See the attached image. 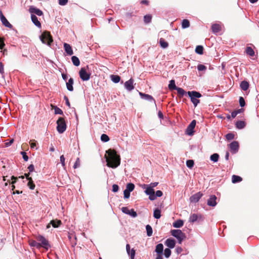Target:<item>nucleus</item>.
<instances>
[{
  "mask_svg": "<svg viewBox=\"0 0 259 259\" xmlns=\"http://www.w3.org/2000/svg\"><path fill=\"white\" fill-rule=\"evenodd\" d=\"M111 79L113 82L115 83H118L120 81V77L116 75H111Z\"/></svg>",
  "mask_w": 259,
  "mask_h": 259,
  "instance_id": "nucleus-35",
  "label": "nucleus"
},
{
  "mask_svg": "<svg viewBox=\"0 0 259 259\" xmlns=\"http://www.w3.org/2000/svg\"><path fill=\"white\" fill-rule=\"evenodd\" d=\"M133 83L134 80L132 78H131L128 80L125 81L124 83V87L127 91H131L134 89Z\"/></svg>",
  "mask_w": 259,
  "mask_h": 259,
  "instance_id": "nucleus-15",
  "label": "nucleus"
},
{
  "mask_svg": "<svg viewBox=\"0 0 259 259\" xmlns=\"http://www.w3.org/2000/svg\"><path fill=\"white\" fill-rule=\"evenodd\" d=\"M40 38L42 43L47 44L49 46L53 42L52 37L48 31L44 32L40 35Z\"/></svg>",
  "mask_w": 259,
  "mask_h": 259,
  "instance_id": "nucleus-5",
  "label": "nucleus"
},
{
  "mask_svg": "<svg viewBox=\"0 0 259 259\" xmlns=\"http://www.w3.org/2000/svg\"><path fill=\"white\" fill-rule=\"evenodd\" d=\"M153 217L157 219H159L161 217V211L158 208H156L154 210L153 213Z\"/></svg>",
  "mask_w": 259,
  "mask_h": 259,
  "instance_id": "nucleus-34",
  "label": "nucleus"
},
{
  "mask_svg": "<svg viewBox=\"0 0 259 259\" xmlns=\"http://www.w3.org/2000/svg\"><path fill=\"white\" fill-rule=\"evenodd\" d=\"M14 142V139H11L9 142H7L5 143V146L6 147H9Z\"/></svg>",
  "mask_w": 259,
  "mask_h": 259,
  "instance_id": "nucleus-58",
  "label": "nucleus"
},
{
  "mask_svg": "<svg viewBox=\"0 0 259 259\" xmlns=\"http://www.w3.org/2000/svg\"><path fill=\"white\" fill-rule=\"evenodd\" d=\"M28 182L27 184V186L30 189L33 190L35 186V184L33 183L32 178H28Z\"/></svg>",
  "mask_w": 259,
  "mask_h": 259,
  "instance_id": "nucleus-38",
  "label": "nucleus"
},
{
  "mask_svg": "<svg viewBox=\"0 0 259 259\" xmlns=\"http://www.w3.org/2000/svg\"><path fill=\"white\" fill-rule=\"evenodd\" d=\"M108 154L105 155L107 165L113 168H116L120 164V157L117 154L115 150L109 149L106 151Z\"/></svg>",
  "mask_w": 259,
  "mask_h": 259,
  "instance_id": "nucleus-1",
  "label": "nucleus"
},
{
  "mask_svg": "<svg viewBox=\"0 0 259 259\" xmlns=\"http://www.w3.org/2000/svg\"><path fill=\"white\" fill-rule=\"evenodd\" d=\"M245 126V123L243 121H238L236 123V126L237 128L242 129Z\"/></svg>",
  "mask_w": 259,
  "mask_h": 259,
  "instance_id": "nucleus-30",
  "label": "nucleus"
},
{
  "mask_svg": "<svg viewBox=\"0 0 259 259\" xmlns=\"http://www.w3.org/2000/svg\"><path fill=\"white\" fill-rule=\"evenodd\" d=\"M119 187L116 184H113L112 186V191L114 192H117L118 191Z\"/></svg>",
  "mask_w": 259,
  "mask_h": 259,
  "instance_id": "nucleus-56",
  "label": "nucleus"
},
{
  "mask_svg": "<svg viewBox=\"0 0 259 259\" xmlns=\"http://www.w3.org/2000/svg\"><path fill=\"white\" fill-rule=\"evenodd\" d=\"M36 239L38 241L40 242H39L40 248L43 247L45 249L48 250V249L51 247L49 241L43 236L39 235L36 237Z\"/></svg>",
  "mask_w": 259,
  "mask_h": 259,
  "instance_id": "nucleus-4",
  "label": "nucleus"
},
{
  "mask_svg": "<svg viewBox=\"0 0 259 259\" xmlns=\"http://www.w3.org/2000/svg\"><path fill=\"white\" fill-rule=\"evenodd\" d=\"M184 225V222L182 220H178L173 223V226L175 228H180Z\"/></svg>",
  "mask_w": 259,
  "mask_h": 259,
  "instance_id": "nucleus-27",
  "label": "nucleus"
},
{
  "mask_svg": "<svg viewBox=\"0 0 259 259\" xmlns=\"http://www.w3.org/2000/svg\"><path fill=\"white\" fill-rule=\"evenodd\" d=\"M28 169L29 171V172H32L34 170V165L31 164L28 167Z\"/></svg>",
  "mask_w": 259,
  "mask_h": 259,
  "instance_id": "nucleus-62",
  "label": "nucleus"
},
{
  "mask_svg": "<svg viewBox=\"0 0 259 259\" xmlns=\"http://www.w3.org/2000/svg\"><path fill=\"white\" fill-rule=\"evenodd\" d=\"M159 43L160 47L163 48H167L168 46V43L162 38H161L159 40Z\"/></svg>",
  "mask_w": 259,
  "mask_h": 259,
  "instance_id": "nucleus-37",
  "label": "nucleus"
},
{
  "mask_svg": "<svg viewBox=\"0 0 259 259\" xmlns=\"http://www.w3.org/2000/svg\"><path fill=\"white\" fill-rule=\"evenodd\" d=\"M197 69L199 71H205L206 67L202 64H199L197 66Z\"/></svg>",
  "mask_w": 259,
  "mask_h": 259,
  "instance_id": "nucleus-49",
  "label": "nucleus"
},
{
  "mask_svg": "<svg viewBox=\"0 0 259 259\" xmlns=\"http://www.w3.org/2000/svg\"><path fill=\"white\" fill-rule=\"evenodd\" d=\"M239 104L242 107H244L245 105V102L244 98L242 97L239 98Z\"/></svg>",
  "mask_w": 259,
  "mask_h": 259,
  "instance_id": "nucleus-51",
  "label": "nucleus"
},
{
  "mask_svg": "<svg viewBox=\"0 0 259 259\" xmlns=\"http://www.w3.org/2000/svg\"><path fill=\"white\" fill-rule=\"evenodd\" d=\"M62 224V222L59 220H53L51 221L50 223L48 224L47 226V228H50L51 227V225L54 228H58Z\"/></svg>",
  "mask_w": 259,
  "mask_h": 259,
  "instance_id": "nucleus-14",
  "label": "nucleus"
},
{
  "mask_svg": "<svg viewBox=\"0 0 259 259\" xmlns=\"http://www.w3.org/2000/svg\"><path fill=\"white\" fill-rule=\"evenodd\" d=\"M201 219H202V215L201 214L193 213L190 216L189 221L191 223H194L197 220Z\"/></svg>",
  "mask_w": 259,
  "mask_h": 259,
  "instance_id": "nucleus-17",
  "label": "nucleus"
},
{
  "mask_svg": "<svg viewBox=\"0 0 259 259\" xmlns=\"http://www.w3.org/2000/svg\"><path fill=\"white\" fill-rule=\"evenodd\" d=\"M129 255L131 256V259H134L135 255V250L134 248L130 250V254Z\"/></svg>",
  "mask_w": 259,
  "mask_h": 259,
  "instance_id": "nucleus-54",
  "label": "nucleus"
},
{
  "mask_svg": "<svg viewBox=\"0 0 259 259\" xmlns=\"http://www.w3.org/2000/svg\"><path fill=\"white\" fill-rule=\"evenodd\" d=\"M135 188V185L133 183H128L126 185V189L130 192H132L134 190Z\"/></svg>",
  "mask_w": 259,
  "mask_h": 259,
  "instance_id": "nucleus-42",
  "label": "nucleus"
},
{
  "mask_svg": "<svg viewBox=\"0 0 259 259\" xmlns=\"http://www.w3.org/2000/svg\"><path fill=\"white\" fill-rule=\"evenodd\" d=\"M30 145L31 148H33L36 146V144L34 140H31L30 142Z\"/></svg>",
  "mask_w": 259,
  "mask_h": 259,
  "instance_id": "nucleus-60",
  "label": "nucleus"
},
{
  "mask_svg": "<svg viewBox=\"0 0 259 259\" xmlns=\"http://www.w3.org/2000/svg\"><path fill=\"white\" fill-rule=\"evenodd\" d=\"M31 18L32 21L35 25V26H36L37 27H38L39 28L41 27V23L38 20L37 17L35 15L31 14Z\"/></svg>",
  "mask_w": 259,
  "mask_h": 259,
  "instance_id": "nucleus-23",
  "label": "nucleus"
},
{
  "mask_svg": "<svg viewBox=\"0 0 259 259\" xmlns=\"http://www.w3.org/2000/svg\"><path fill=\"white\" fill-rule=\"evenodd\" d=\"M242 181V178L238 176L233 175L232 177V182L233 183L240 182Z\"/></svg>",
  "mask_w": 259,
  "mask_h": 259,
  "instance_id": "nucleus-26",
  "label": "nucleus"
},
{
  "mask_svg": "<svg viewBox=\"0 0 259 259\" xmlns=\"http://www.w3.org/2000/svg\"><path fill=\"white\" fill-rule=\"evenodd\" d=\"M156 259H163L162 253H157Z\"/></svg>",
  "mask_w": 259,
  "mask_h": 259,
  "instance_id": "nucleus-64",
  "label": "nucleus"
},
{
  "mask_svg": "<svg viewBox=\"0 0 259 259\" xmlns=\"http://www.w3.org/2000/svg\"><path fill=\"white\" fill-rule=\"evenodd\" d=\"M152 16L151 15H146L144 17V22L146 24L150 23L151 21Z\"/></svg>",
  "mask_w": 259,
  "mask_h": 259,
  "instance_id": "nucleus-41",
  "label": "nucleus"
},
{
  "mask_svg": "<svg viewBox=\"0 0 259 259\" xmlns=\"http://www.w3.org/2000/svg\"><path fill=\"white\" fill-rule=\"evenodd\" d=\"M71 60L74 65L76 66H78L79 65L80 61L77 57L75 56H72L71 58Z\"/></svg>",
  "mask_w": 259,
  "mask_h": 259,
  "instance_id": "nucleus-31",
  "label": "nucleus"
},
{
  "mask_svg": "<svg viewBox=\"0 0 259 259\" xmlns=\"http://www.w3.org/2000/svg\"><path fill=\"white\" fill-rule=\"evenodd\" d=\"M244 53H245L247 55L252 57V59L253 60H255L257 58V53L256 52V54H255L254 50H245Z\"/></svg>",
  "mask_w": 259,
  "mask_h": 259,
  "instance_id": "nucleus-20",
  "label": "nucleus"
},
{
  "mask_svg": "<svg viewBox=\"0 0 259 259\" xmlns=\"http://www.w3.org/2000/svg\"><path fill=\"white\" fill-rule=\"evenodd\" d=\"M57 130L60 134L64 133L66 129V124L63 117H59L57 121Z\"/></svg>",
  "mask_w": 259,
  "mask_h": 259,
  "instance_id": "nucleus-3",
  "label": "nucleus"
},
{
  "mask_svg": "<svg viewBox=\"0 0 259 259\" xmlns=\"http://www.w3.org/2000/svg\"><path fill=\"white\" fill-rule=\"evenodd\" d=\"M121 210L123 213L128 214L134 218L137 216V213L134 209L130 210L127 207H122L121 208Z\"/></svg>",
  "mask_w": 259,
  "mask_h": 259,
  "instance_id": "nucleus-10",
  "label": "nucleus"
},
{
  "mask_svg": "<svg viewBox=\"0 0 259 259\" xmlns=\"http://www.w3.org/2000/svg\"><path fill=\"white\" fill-rule=\"evenodd\" d=\"M65 157L63 155L60 156V162L63 167L65 166Z\"/></svg>",
  "mask_w": 259,
  "mask_h": 259,
  "instance_id": "nucleus-55",
  "label": "nucleus"
},
{
  "mask_svg": "<svg viewBox=\"0 0 259 259\" xmlns=\"http://www.w3.org/2000/svg\"><path fill=\"white\" fill-rule=\"evenodd\" d=\"M147 195H149V198L150 200H154L156 199L154 189L150 187H147L145 191Z\"/></svg>",
  "mask_w": 259,
  "mask_h": 259,
  "instance_id": "nucleus-8",
  "label": "nucleus"
},
{
  "mask_svg": "<svg viewBox=\"0 0 259 259\" xmlns=\"http://www.w3.org/2000/svg\"><path fill=\"white\" fill-rule=\"evenodd\" d=\"M64 99L66 101V105L69 107H70V102L69 101V99L68 98V97L66 96H65L64 97Z\"/></svg>",
  "mask_w": 259,
  "mask_h": 259,
  "instance_id": "nucleus-61",
  "label": "nucleus"
},
{
  "mask_svg": "<svg viewBox=\"0 0 259 259\" xmlns=\"http://www.w3.org/2000/svg\"><path fill=\"white\" fill-rule=\"evenodd\" d=\"M171 234L178 240L179 243H181L182 241L186 238L185 233L181 230H172Z\"/></svg>",
  "mask_w": 259,
  "mask_h": 259,
  "instance_id": "nucleus-6",
  "label": "nucleus"
},
{
  "mask_svg": "<svg viewBox=\"0 0 259 259\" xmlns=\"http://www.w3.org/2000/svg\"><path fill=\"white\" fill-rule=\"evenodd\" d=\"M240 88L243 91H246L249 88V83L245 80L242 81L240 83Z\"/></svg>",
  "mask_w": 259,
  "mask_h": 259,
  "instance_id": "nucleus-25",
  "label": "nucleus"
},
{
  "mask_svg": "<svg viewBox=\"0 0 259 259\" xmlns=\"http://www.w3.org/2000/svg\"><path fill=\"white\" fill-rule=\"evenodd\" d=\"M139 95L142 98H143V99H145L146 100H148L149 101H153L155 105L156 106V102L152 96L148 95V94H144V93H143L141 92L139 93Z\"/></svg>",
  "mask_w": 259,
  "mask_h": 259,
  "instance_id": "nucleus-21",
  "label": "nucleus"
},
{
  "mask_svg": "<svg viewBox=\"0 0 259 259\" xmlns=\"http://www.w3.org/2000/svg\"><path fill=\"white\" fill-rule=\"evenodd\" d=\"M79 76L83 81L88 80L90 78V74L88 73L85 69L81 68L79 72Z\"/></svg>",
  "mask_w": 259,
  "mask_h": 259,
  "instance_id": "nucleus-7",
  "label": "nucleus"
},
{
  "mask_svg": "<svg viewBox=\"0 0 259 259\" xmlns=\"http://www.w3.org/2000/svg\"><path fill=\"white\" fill-rule=\"evenodd\" d=\"M101 140L104 142H107L109 141L110 139L108 135L106 134H102L101 137Z\"/></svg>",
  "mask_w": 259,
  "mask_h": 259,
  "instance_id": "nucleus-44",
  "label": "nucleus"
},
{
  "mask_svg": "<svg viewBox=\"0 0 259 259\" xmlns=\"http://www.w3.org/2000/svg\"><path fill=\"white\" fill-rule=\"evenodd\" d=\"M74 81L72 78H70L68 80V81L66 82V87L68 91H73V84Z\"/></svg>",
  "mask_w": 259,
  "mask_h": 259,
  "instance_id": "nucleus-24",
  "label": "nucleus"
},
{
  "mask_svg": "<svg viewBox=\"0 0 259 259\" xmlns=\"http://www.w3.org/2000/svg\"><path fill=\"white\" fill-rule=\"evenodd\" d=\"M0 19L2 21V24L6 27L12 29L13 28V25L11 24L7 20L6 18L3 15L2 11H0Z\"/></svg>",
  "mask_w": 259,
  "mask_h": 259,
  "instance_id": "nucleus-9",
  "label": "nucleus"
},
{
  "mask_svg": "<svg viewBox=\"0 0 259 259\" xmlns=\"http://www.w3.org/2000/svg\"><path fill=\"white\" fill-rule=\"evenodd\" d=\"M168 88L169 90H177L178 88L176 85L175 81L174 80H171L169 82V84H168Z\"/></svg>",
  "mask_w": 259,
  "mask_h": 259,
  "instance_id": "nucleus-36",
  "label": "nucleus"
},
{
  "mask_svg": "<svg viewBox=\"0 0 259 259\" xmlns=\"http://www.w3.org/2000/svg\"><path fill=\"white\" fill-rule=\"evenodd\" d=\"M68 0H59V4L61 6H64L67 4Z\"/></svg>",
  "mask_w": 259,
  "mask_h": 259,
  "instance_id": "nucleus-57",
  "label": "nucleus"
},
{
  "mask_svg": "<svg viewBox=\"0 0 259 259\" xmlns=\"http://www.w3.org/2000/svg\"><path fill=\"white\" fill-rule=\"evenodd\" d=\"M65 51L68 55H72L73 54V50H65Z\"/></svg>",
  "mask_w": 259,
  "mask_h": 259,
  "instance_id": "nucleus-63",
  "label": "nucleus"
},
{
  "mask_svg": "<svg viewBox=\"0 0 259 259\" xmlns=\"http://www.w3.org/2000/svg\"><path fill=\"white\" fill-rule=\"evenodd\" d=\"M171 254V250L169 248H166L164 250V255L166 257H169Z\"/></svg>",
  "mask_w": 259,
  "mask_h": 259,
  "instance_id": "nucleus-47",
  "label": "nucleus"
},
{
  "mask_svg": "<svg viewBox=\"0 0 259 259\" xmlns=\"http://www.w3.org/2000/svg\"><path fill=\"white\" fill-rule=\"evenodd\" d=\"M219 155L217 153H214L210 156V160L213 162H217L219 160Z\"/></svg>",
  "mask_w": 259,
  "mask_h": 259,
  "instance_id": "nucleus-40",
  "label": "nucleus"
},
{
  "mask_svg": "<svg viewBox=\"0 0 259 259\" xmlns=\"http://www.w3.org/2000/svg\"><path fill=\"white\" fill-rule=\"evenodd\" d=\"M202 195L203 194L201 192L195 193L190 197V201L192 203H196L199 200Z\"/></svg>",
  "mask_w": 259,
  "mask_h": 259,
  "instance_id": "nucleus-13",
  "label": "nucleus"
},
{
  "mask_svg": "<svg viewBox=\"0 0 259 259\" xmlns=\"http://www.w3.org/2000/svg\"><path fill=\"white\" fill-rule=\"evenodd\" d=\"M165 245L170 248H173L175 246L176 241L173 239H167L165 241Z\"/></svg>",
  "mask_w": 259,
  "mask_h": 259,
  "instance_id": "nucleus-22",
  "label": "nucleus"
},
{
  "mask_svg": "<svg viewBox=\"0 0 259 259\" xmlns=\"http://www.w3.org/2000/svg\"><path fill=\"white\" fill-rule=\"evenodd\" d=\"M21 154L22 155L24 161H27L28 160V156L27 155V154L24 151L21 152Z\"/></svg>",
  "mask_w": 259,
  "mask_h": 259,
  "instance_id": "nucleus-52",
  "label": "nucleus"
},
{
  "mask_svg": "<svg viewBox=\"0 0 259 259\" xmlns=\"http://www.w3.org/2000/svg\"><path fill=\"white\" fill-rule=\"evenodd\" d=\"M29 11L30 13H31V14H35L38 16H41L43 15V12L42 11L33 6L30 7Z\"/></svg>",
  "mask_w": 259,
  "mask_h": 259,
  "instance_id": "nucleus-16",
  "label": "nucleus"
},
{
  "mask_svg": "<svg viewBox=\"0 0 259 259\" xmlns=\"http://www.w3.org/2000/svg\"><path fill=\"white\" fill-rule=\"evenodd\" d=\"M54 108L55 109V113L56 114H60V115L63 114V112L60 108H59V107H58L57 106H54Z\"/></svg>",
  "mask_w": 259,
  "mask_h": 259,
  "instance_id": "nucleus-45",
  "label": "nucleus"
},
{
  "mask_svg": "<svg viewBox=\"0 0 259 259\" xmlns=\"http://www.w3.org/2000/svg\"><path fill=\"white\" fill-rule=\"evenodd\" d=\"M29 244L32 247H35L37 249L40 248V245L38 242H37L35 240H29Z\"/></svg>",
  "mask_w": 259,
  "mask_h": 259,
  "instance_id": "nucleus-28",
  "label": "nucleus"
},
{
  "mask_svg": "<svg viewBox=\"0 0 259 259\" xmlns=\"http://www.w3.org/2000/svg\"><path fill=\"white\" fill-rule=\"evenodd\" d=\"M162 192L160 190H158L156 192L155 196L156 197H161L162 196Z\"/></svg>",
  "mask_w": 259,
  "mask_h": 259,
  "instance_id": "nucleus-59",
  "label": "nucleus"
},
{
  "mask_svg": "<svg viewBox=\"0 0 259 259\" xmlns=\"http://www.w3.org/2000/svg\"><path fill=\"white\" fill-rule=\"evenodd\" d=\"M194 164V162L193 160H188L186 161V165L189 168H192Z\"/></svg>",
  "mask_w": 259,
  "mask_h": 259,
  "instance_id": "nucleus-43",
  "label": "nucleus"
},
{
  "mask_svg": "<svg viewBox=\"0 0 259 259\" xmlns=\"http://www.w3.org/2000/svg\"><path fill=\"white\" fill-rule=\"evenodd\" d=\"M187 94L190 98L191 101L193 103L194 107H196L200 103V100L197 98H200L202 96L201 94L196 91H189Z\"/></svg>",
  "mask_w": 259,
  "mask_h": 259,
  "instance_id": "nucleus-2",
  "label": "nucleus"
},
{
  "mask_svg": "<svg viewBox=\"0 0 259 259\" xmlns=\"http://www.w3.org/2000/svg\"><path fill=\"white\" fill-rule=\"evenodd\" d=\"M227 140H232L234 138V135L232 133H229L226 135Z\"/></svg>",
  "mask_w": 259,
  "mask_h": 259,
  "instance_id": "nucleus-48",
  "label": "nucleus"
},
{
  "mask_svg": "<svg viewBox=\"0 0 259 259\" xmlns=\"http://www.w3.org/2000/svg\"><path fill=\"white\" fill-rule=\"evenodd\" d=\"M163 250V245L161 243H159L156 246L155 251L157 253H162Z\"/></svg>",
  "mask_w": 259,
  "mask_h": 259,
  "instance_id": "nucleus-29",
  "label": "nucleus"
},
{
  "mask_svg": "<svg viewBox=\"0 0 259 259\" xmlns=\"http://www.w3.org/2000/svg\"><path fill=\"white\" fill-rule=\"evenodd\" d=\"M5 46L4 38L0 37V49H3Z\"/></svg>",
  "mask_w": 259,
  "mask_h": 259,
  "instance_id": "nucleus-53",
  "label": "nucleus"
},
{
  "mask_svg": "<svg viewBox=\"0 0 259 259\" xmlns=\"http://www.w3.org/2000/svg\"><path fill=\"white\" fill-rule=\"evenodd\" d=\"M80 165V160L79 158H77L76 160V161L73 165V168L74 169L77 168V167H79Z\"/></svg>",
  "mask_w": 259,
  "mask_h": 259,
  "instance_id": "nucleus-46",
  "label": "nucleus"
},
{
  "mask_svg": "<svg viewBox=\"0 0 259 259\" xmlns=\"http://www.w3.org/2000/svg\"><path fill=\"white\" fill-rule=\"evenodd\" d=\"M221 26L219 24L214 23L211 25V30L212 32L214 33L219 32L220 31H221Z\"/></svg>",
  "mask_w": 259,
  "mask_h": 259,
  "instance_id": "nucleus-19",
  "label": "nucleus"
},
{
  "mask_svg": "<svg viewBox=\"0 0 259 259\" xmlns=\"http://www.w3.org/2000/svg\"><path fill=\"white\" fill-rule=\"evenodd\" d=\"M176 90L177 91L178 96L180 98H182L186 93L184 90L181 88L178 87Z\"/></svg>",
  "mask_w": 259,
  "mask_h": 259,
  "instance_id": "nucleus-33",
  "label": "nucleus"
},
{
  "mask_svg": "<svg viewBox=\"0 0 259 259\" xmlns=\"http://www.w3.org/2000/svg\"><path fill=\"white\" fill-rule=\"evenodd\" d=\"M229 146L231 151L233 153H235L238 151L239 143L238 142L233 141Z\"/></svg>",
  "mask_w": 259,
  "mask_h": 259,
  "instance_id": "nucleus-12",
  "label": "nucleus"
},
{
  "mask_svg": "<svg viewBox=\"0 0 259 259\" xmlns=\"http://www.w3.org/2000/svg\"><path fill=\"white\" fill-rule=\"evenodd\" d=\"M196 121L195 120H193L190 124L188 126L187 130H186V133L188 135H193L194 131L193 129L196 126Z\"/></svg>",
  "mask_w": 259,
  "mask_h": 259,
  "instance_id": "nucleus-11",
  "label": "nucleus"
},
{
  "mask_svg": "<svg viewBox=\"0 0 259 259\" xmlns=\"http://www.w3.org/2000/svg\"><path fill=\"white\" fill-rule=\"evenodd\" d=\"M147 231V235L148 236L150 237L152 235L153 230L151 226L150 225H147L146 226Z\"/></svg>",
  "mask_w": 259,
  "mask_h": 259,
  "instance_id": "nucleus-32",
  "label": "nucleus"
},
{
  "mask_svg": "<svg viewBox=\"0 0 259 259\" xmlns=\"http://www.w3.org/2000/svg\"><path fill=\"white\" fill-rule=\"evenodd\" d=\"M130 191L128 190L125 189L123 191L124 198H128L130 196Z\"/></svg>",
  "mask_w": 259,
  "mask_h": 259,
  "instance_id": "nucleus-50",
  "label": "nucleus"
},
{
  "mask_svg": "<svg viewBox=\"0 0 259 259\" xmlns=\"http://www.w3.org/2000/svg\"><path fill=\"white\" fill-rule=\"evenodd\" d=\"M190 26V22L187 19H184L182 23V26L183 28H186Z\"/></svg>",
  "mask_w": 259,
  "mask_h": 259,
  "instance_id": "nucleus-39",
  "label": "nucleus"
},
{
  "mask_svg": "<svg viewBox=\"0 0 259 259\" xmlns=\"http://www.w3.org/2000/svg\"><path fill=\"white\" fill-rule=\"evenodd\" d=\"M217 197L214 195H211L207 200V205L210 206L214 207L217 205Z\"/></svg>",
  "mask_w": 259,
  "mask_h": 259,
  "instance_id": "nucleus-18",
  "label": "nucleus"
}]
</instances>
